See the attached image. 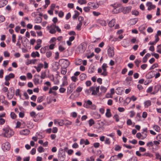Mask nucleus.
Wrapping results in <instances>:
<instances>
[{
  "mask_svg": "<svg viewBox=\"0 0 161 161\" xmlns=\"http://www.w3.org/2000/svg\"><path fill=\"white\" fill-rule=\"evenodd\" d=\"M98 22L102 25L105 26L106 25V23L104 20H100L98 21Z\"/></svg>",
  "mask_w": 161,
  "mask_h": 161,
  "instance_id": "36",
  "label": "nucleus"
},
{
  "mask_svg": "<svg viewBox=\"0 0 161 161\" xmlns=\"http://www.w3.org/2000/svg\"><path fill=\"white\" fill-rule=\"evenodd\" d=\"M37 151L40 153H41L42 152H44V148L43 147H42V146H40L37 148Z\"/></svg>",
  "mask_w": 161,
  "mask_h": 161,
  "instance_id": "41",
  "label": "nucleus"
},
{
  "mask_svg": "<svg viewBox=\"0 0 161 161\" xmlns=\"http://www.w3.org/2000/svg\"><path fill=\"white\" fill-rule=\"evenodd\" d=\"M30 132V131L27 129L22 130L20 131V134L21 135H28Z\"/></svg>",
  "mask_w": 161,
  "mask_h": 161,
  "instance_id": "16",
  "label": "nucleus"
},
{
  "mask_svg": "<svg viewBox=\"0 0 161 161\" xmlns=\"http://www.w3.org/2000/svg\"><path fill=\"white\" fill-rule=\"evenodd\" d=\"M145 108H147L151 104V102L150 100H148L145 101L144 103Z\"/></svg>",
  "mask_w": 161,
  "mask_h": 161,
  "instance_id": "20",
  "label": "nucleus"
},
{
  "mask_svg": "<svg viewBox=\"0 0 161 161\" xmlns=\"http://www.w3.org/2000/svg\"><path fill=\"white\" fill-rule=\"evenodd\" d=\"M157 140L161 142V134H159L156 137Z\"/></svg>",
  "mask_w": 161,
  "mask_h": 161,
  "instance_id": "64",
  "label": "nucleus"
},
{
  "mask_svg": "<svg viewBox=\"0 0 161 161\" xmlns=\"http://www.w3.org/2000/svg\"><path fill=\"white\" fill-rule=\"evenodd\" d=\"M67 72V69L65 68H63L61 69V74L65 75Z\"/></svg>",
  "mask_w": 161,
  "mask_h": 161,
  "instance_id": "48",
  "label": "nucleus"
},
{
  "mask_svg": "<svg viewBox=\"0 0 161 161\" xmlns=\"http://www.w3.org/2000/svg\"><path fill=\"white\" fill-rule=\"evenodd\" d=\"M78 2L81 5L86 4L87 3L86 0H78Z\"/></svg>",
  "mask_w": 161,
  "mask_h": 161,
  "instance_id": "39",
  "label": "nucleus"
},
{
  "mask_svg": "<svg viewBox=\"0 0 161 161\" xmlns=\"http://www.w3.org/2000/svg\"><path fill=\"white\" fill-rule=\"evenodd\" d=\"M10 116L11 118L14 119H15L16 117V115L14 112H11L10 114Z\"/></svg>",
  "mask_w": 161,
  "mask_h": 161,
  "instance_id": "47",
  "label": "nucleus"
},
{
  "mask_svg": "<svg viewBox=\"0 0 161 161\" xmlns=\"http://www.w3.org/2000/svg\"><path fill=\"white\" fill-rule=\"evenodd\" d=\"M151 55L149 53H147L145 55L144 57L143 58V62L144 63H146L148 59V58Z\"/></svg>",
  "mask_w": 161,
  "mask_h": 161,
  "instance_id": "23",
  "label": "nucleus"
},
{
  "mask_svg": "<svg viewBox=\"0 0 161 161\" xmlns=\"http://www.w3.org/2000/svg\"><path fill=\"white\" fill-rule=\"evenodd\" d=\"M66 155L64 152H62V153H59L58 154V158L60 161H64Z\"/></svg>",
  "mask_w": 161,
  "mask_h": 161,
  "instance_id": "9",
  "label": "nucleus"
},
{
  "mask_svg": "<svg viewBox=\"0 0 161 161\" xmlns=\"http://www.w3.org/2000/svg\"><path fill=\"white\" fill-rule=\"evenodd\" d=\"M114 119H115V120L117 122H118L119 121V116L118 114H115L114 115Z\"/></svg>",
  "mask_w": 161,
  "mask_h": 161,
  "instance_id": "56",
  "label": "nucleus"
},
{
  "mask_svg": "<svg viewBox=\"0 0 161 161\" xmlns=\"http://www.w3.org/2000/svg\"><path fill=\"white\" fill-rule=\"evenodd\" d=\"M123 37H124V36L123 35H120L119 36L118 38H116L114 39V41H119L120 40L123 39Z\"/></svg>",
  "mask_w": 161,
  "mask_h": 161,
  "instance_id": "37",
  "label": "nucleus"
},
{
  "mask_svg": "<svg viewBox=\"0 0 161 161\" xmlns=\"http://www.w3.org/2000/svg\"><path fill=\"white\" fill-rule=\"evenodd\" d=\"M38 15L40 16L41 14H39V13L38 12H34L31 14V16L33 17H35V16Z\"/></svg>",
  "mask_w": 161,
  "mask_h": 161,
  "instance_id": "42",
  "label": "nucleus"
},
{
  "mask_svg": "<svg viewBox=\"0 0 161 161\" xmlns=\"http://www.w3.org/2000/svg\"><path fill=\"white\" fill-rule=\"evenodd\" d=\"M74 89L73 85L72 84L70 85L68 88V91L69 93H71L73 92Z\"/></svg>",
  "mask_w": 161,
  "mask_h": 161,
  "instance_id": "28",
  "label": "nucleus"
},
{
  "mask_svg": "<svg viewBox=\"0 0 161 161\" xmlns=\"http://www.w3.org/2000/svg\"><path fill=\"white\" fill-rule=\"evenodd\" d=\"M46 76V73L45 72H42L41 77L42 79H44Z\"/></svg>",
  "mask_w": 161,
  "mask_h": 161,
  "instance_id": "43",
  "label": "nucleus"
},
{
  "mask_svg": "<svg viewBox=\"0 0 161 161\" xmlns=\"http://www.w3.org/2000/svg\"><path fill=\"white\" fill-rule=\"evenodd\" d=\"M92 90H93V87L92 86L90 87L88 89L86 90L85 91V92L87 94H90L92 92Z\"/></svg>",
  "mask_w": 161,
  "mask_h": 161,
  "instance_id": "30",
  "label": "nucleus"
},
{
  "mask_svg": "<svg viewBox=\"0 0 161 161\" xmlns=\"http://www.w3.org/2000/svg\"><path fill=\"white\" fill-rule=\"evenodd\" d=\"M157 52L161 53V44L157 46Z\"/></svg>",
  "mask_w": 161,
  "mask_h": 161,
  "instance_id": "52",
  "label": "nucleus"
},
{
  "mask_svg": "<svg viewBox=\"0 0 161 161\" xmlns=\"http://www.w3.org/2000/svg\"><path fill=\"white\" fill-rule=\"evenodd\" d=\"M158 64L157 63H155L152 65L150 69H149L150 70H152L154 69L155 68L157 67H158Z\"/></svg>",
  "mask_w": 161,
  "mask_h": 161,
  "instance_id": "50",
  "label": "nucleus"
},
{
  "mask_svg": "<svg viewBox=\"0 0 161 161\" xmlns=\"http://www.w3.org/2000/svg\"><path fill=\"white\" fill-rule=\"evenodd\" d=\"M83 106L84 107L87 108H90L92 109H96L95 105L92 104V102L90 100L85 101L83 104Z\"/></svg>",
  "mask_w": 161,
  "mask_h": 161,
  "instance_id": "4",
  "label": "nucleus"
},
{
  "mask_svg": "<svg viewBox=\"0 0 161 161\" xmlns=\"http://www.w3.org/2000/svg\"><path fill=\"white\" fill-rule=\"evenodd\" d=\"M123 92L124 88L122 87H118L116 89V92L119 95H121Z\"/></svg>",
  "mask_w": 161,
  "mask_h": 161,
  "instance_id": "15",
  "label": "nucleus"
},
{
  "mask_svg": "<svg viewBox=\"0 0 161 161\" xmlns=\"http://www.w3.org/2000/svg\"><path fill=\"white\" fill-rule=\"evenodd\" d=\"M156 158L157 159H159L161 161V157L159 153H157L156 154Z\"/></svg>",
  "mask_w": 161,
  "mask_h": 161,
  "instance_id": "63",
  "label": "nucleus"
},
{
  "mask_svg": "<svg viewBox=\"0 0 161 161\" xmlns=\"http://www.w3.org/2000/svg\"><path fill=\"white\" fill-rule=\"evenodd\" d=\"M65 91L66 89L64 88L61 87L59 89V91L60 93H64L65 92Z\"/></svg>",
  "mask_w": 161,
  "mask_h": 161,
  "instance_id": "59",
  "label": "nucleus"
},
{
  "mask_svg": "<svg viewBox=\"0 0 161 161\" xmlns=\"http://www.w3.org/2000/svg\"><path fill=\"white\" fill-rule=\"evenodd\" d=\"M3 100L2 103H3L5 105H8V102L7 100H5V97L3 96Z\"/></svg>",
  "mask_w": 161,
  "mask_h": 161,
  "instance_id": "45",
  "label": "nucleus"
},
{
  "mask_svg": "<svg viewBox=\"0 0 161 161\" xmlns=\"http://www.w3.org/2000/svg\"><path fill=\"white\" fill-rule=\"evenodd\" d=\"M46 56L47 58L50 57L52 55V52L50 51H49L46 53Z\"/></svg>",
  "mask_w": 161,
  "mask_h": 161,
  "instance_id": "54",
  "label": "nucleus"
},
{
  "mask_svg": "<svg viewBox=\"0 0 161 161\" xmlns=\"http://www.w3.org/2000/svg\"><path fill=\"white\" fill-rule=\"evenodd\" d=\"M8 3V1L6 0H3L0 1V8L3 7Z\"/></svg>",
  "mask_w": 161,
  "mask_h": 161,
  "instance_id": "19",
  "label": "nucleus"
},
{
  "mask_svg": "<svg viewBox=\"0 0 161 161\" xmlns=\"http://www.w3.org/2000/svg\"><path fill=\"white\" fill-rule=\"evenodd\" d=\"M64 123L65 125H71L72 122L70 121L66 120L64 121Z\"/></svg>",
  "mask_w": 161,
  "mask_h": 161,
  "instance_id": "38",
  "label": "nucleus"
},
{
  "mask_svg": "<svg viewBox=\"0 0 161 161\" xmlns=\"http://www.w3.org/2000/svg\"><path fill=\"white\" fill-rule=\"evenodd\" d=\"M161 86L159 85H156L154 87V90L158 92L161 88Z\"/></svg>",
  "mask_w": 161,
  "mask_h": 161,
  "instance_id": "33",
  "label": "nucleus"
},
{
  "mask_svg": "<svg viewBox=\"0 0 161 161\" xmlns=\"http://www.w3.org/2000/svg\"><path fill=\"white\" fill-rule=\"evenodd\" d=\"M132 14L133 15H134L136 16L138 14L139 12L136 10H134V11H132Z\"/></svg>",
  "mask_w": 161,
  "mask_h": 161,
  "instance_id": "60",
  "label": "nucleus"
},
{
  "mask_svg": "<svg viewBox=\"0 0 161 161\" xmlns=\"http://www.w3.org/2000/svg\"><path fill=\"white\" fill-rule=\"evenodd\" d=\"M44 96H40L38 97L37 99V102L38 103H41L44 100Z\"/></svg>",
  "mask_w": 161,
  "mask_h": 161,
  "instance_id": "34",
  "label": "nucleus"
},
{
  "mask_svg": "<svg viewBox=\"0 0 161 161\" xmlns=\"http://www.w3.org/2000/svg\"><path fill=\"white\" fill-rule=\"evenodd\" d=\"M71 79L74 82H76L78 80V78L75 76H72L71 78Z\"/></svg>",
  "mask_w": 161,
  "mask_h": 161,
  "instance_id": "55",
  "label": "nucleus"
},
{
  "mask_svg": "<svg viewBox=\"0 0 161 161\" xmlns=\"http://www.w3.org/2000/svg\"><path fill=\"white\" fill-rule=\"evenodd\" d=\"M137 21L136 18L132 19L129 20V23L130 25H135Z\"/></svg>",
  "mask_w": 161,
  "mask_h": 161,
  "instance_id": "17",
  "label": "nucleus"
},
{
  "mask_svg": "<svg viewBox=\"0 0 161 161\" xmlns=\"http://www.w3.org/2000/svg\"><path fill=\"white\" fill-rule=\"evenodd\" d=\"M105 115L108 118H109L111 116V114L110 112V110L108 108L107 109Z\"/></svg>",
  "mask_w": 161,
  "mask_h": 161,
  "instance_id": "25",
  "label": "nucleus"
},
{
  "mask_svg": "<svg viewBox=\"0 0 161 161\" xmlns=\"http://www.w3.org/2000/svg\"><path fill=\"white\" fill-rule=\"evenodd\" d=\"M131 8L130 7H126L124 8L123 12L124 14L129 13L130 11Z\"/></svg>",
  "mask_w": 161,
  "mask_h": 161,
  "instance_id": "21",
  "label": "nucleus"
},
{
  "mask_svg": "<svg viewBox=\"0 0 161 161\" xmlns=\"http://www.w3.org/2000/svg\"><path fill=\"white\" fill-rule=\"evenodd\" d=\"M14 75L12 73L9 74L8 75L5 76V81H9L11 78H13L14 77Z\"/></svg>",
  "mask_w": 161,
  "mask_h": 161,
  "instance_id": "14",
  "label": "nucleus"
},
{
  "mask_svg": "<svg viewBox=\"0 0 161 161\" xmlns=\"http://www.w3.org/2000/svg\"><path fill=\"white\" fill-rule=\"evenodd\" d=\"M153 90V87L150 86L149 87L147 90L146 92L148 93H151V92Z\"/></svg>",
  "mask_w": 161,
  "mask_h": 161,
  "instance_id": "57",
  "label": "nucleus"
},
{
  "mask_svg": "<svg viewBox=\"0 0 161 161\" xmlns=\"http://www.w3.org/2000/svg\"><path fill=\"white\" fill-rule=\"evenodd\" d=\"M47 28L49 30V33L52 34H55L56 31L60 33L61 32V29L56 25V24H53L50 26H47Z\"/></svg>",
  "mask_w": 161,
  "mask_h": 161,
  "instance_id": "2",
  "label": "nucleus"
},
{
  "mask_svg": "<svg viewBox=\"0 0 161 161\" xmlns=\"http://www.w3.org/2000/svg\"><path fill=\"white\" fill-rule=\"evenodd\" d=\"M94 123V121L92 119H91L89 120V124L90 126H91Z\"/></svg>",
  "mask_w": 161,
  "mask_h": 161,
  "instance_id": "40",
  "label": "nucleus"
},
{
  "mask_svg": "<svg viewBox=\"0 0 161 161\" xmlns=\"http://www.w3.org/2000/svg\"><path fill=\"white\" fill-rule=\"evenodd\" d=\"M108 54L110 57H113L114 55V47H109L108 50Z\"/></svg>",
  "mask_w": 161,
  "mask_h": 161,
  "instance_id": "7",
  "label": "nucleus"
},
{
  "mask_svg": "<svg viewBox=\"0 0 161 161\" xmlns=\"http://www.w3.org/2000/svg\"><path fill=\"white\" fill-rule=\"evenodd\" d=\"M115 24V19H113L109 22L108 25L110 27H112L114 26Z\"/></svg>",
  "mask_w": 161,
  "mask_h": 161,
  "instance_id": "24",
  "label": "nucleus"
},
{
  "mask_svg": "<svg viewBox=\"0 0 161 161\" xmlns=\"http://www.w3.org/2000/svg\"><path fill=\"white\" fill-rule=\"evenodd\" d=\"M40 76L39 75H37L34 77L33 79V81L35 85H37L39 83H41L42 82V80H40Z\"/></svg>",
  "mask_w": 161,
  "mask_h": 161,
  "instance_id": "8",
  "label": "nucleus"
},
{
  "mask_svg": "<svg viewBox=\"0 0 161 161\" xmlns=\"http://www.w3.org/2000/svg\"><path fill=\"white\" fill-rule=\"evenodd\" d=\"M147 113L146 112H144L142 113V118L145 119L147 117Z\"/></svg>",
  "mask_w": 161,
  "mask_h": 161,
  "instance_id": "62",
  "label": "nucleus"
},
{
  "mask_svg": "<svg viewBox=\"0 0 161 161\" xmlns=\"http://www.w3.org/2000/svg\"><path fill=\"white\" fill-rule=\"evenodd\" d=\"M14 134V131L8 126H6L3 128L2 133L3 136L9 138L12 136Z\"/></svg>",
  "mask_w": 161,
  "mask_h": 161,
  "instance_id": "1",
  "label": "nucleus"
},
{
  "mask_svg": "<svg viewBox=\"0 0 161 161\" xmlns=\"http://www.w3.org/2000/svg\"><path fill=\"white\" fill-rule=\"evenodd\" d=\"M108 66L107 64L103 63L102 66V68H99L98 69L97 72L98 73H101V75L104 76L107 75L108 72L107 69Z\"/></svg>",
  "mask_w": 161,
  "mask_h": 161,
  "instance_id": "3",
  "label": "nucleus"
},
{
  "mask_svg": "<svg viewBox=\"0 0 161 161\" xmlns=\"http://www.w3.org/2000/svg\"><path fill=\"white\" fill-rule=\"evenodd\" d=\"M155 72L154 71H151L149 72L147 75L148 78H151L153 77L155 75Z\"/></svg>",
  "mask_w": 161,
  "mask_h": 161,
  "instance_id": "18",
  "label": "nucleus"
},
{
  "mask_svg": "<svg viewBox=\"0 0 161 161\" xmlns=\"http://www.w3.org/2000/svg\"><path fill=\"white\" fill-rule=\"evenodd\" d=\"M121 149V147L119 145L116 146L114 150L116 151H120Z\"/></svg>",
  "mask_w": 161,
  "mask_h": 161,
  "instance_id": "58",
  "label": "nucleus"
},
{
  "mask_svg": "<svg viewBox=\"0 0 161 161\" xmlns=\"http://www.w3.org/2000/svg\"><path fill=\"white\" fill-rule=\"evenodd\" d=\"M93 87V90H92V94L93 95H95L99 92V86L95 88V86Z\"/></svg>",
  "mask_w": 161,
  "mask_h": 161,
  "instance_id": "13",
  "label": "nucleus"
},
{
  "mask_svg": "<svg viewBox=\"0 0 161 161\" xmlns=\"http://www.w3.org/2000/svg\"><path fill=\"white\" fill-rule=\"evenodd\" d=\"M153 128L158 132H159L161 130L160 127L157 125H154L153 126Z\"/></svg>",
  "mask_w": 161,
  "mask_h": 161,
  "instance_id": "26",
  "label": "nucleus"
},
{
  "mask_svg": "<svg viewBox=\"0 0 161 161\" xmlns=\"http://www.w3.org/2000/svg\"><path fill=\"white\" fill-rule=\"evenodd\" d=\"M75 14L73 16V19H76L77 17L79 16L80 14V13L77 10L74 11Z\"/></svg>",
  "mask_w": 161,
  "mask_h": 161,
  "instance_id": "27",
  "label": "nucleus"
},
{
  "mask_svg": "<svg viewBox=\"0 0 161 161\" xmlns=\"http://www.w3.org/2000/svg\"><path fill=\"white\" fill-rule=\"evenodd\" d=\"M82 24V22H80L77 25L76 29L78 30H80L81 29L80 27Z\"/></svg>",
  "mask_w": 161,
  "mask_h": 161,
  "instance_id": "46",
  "label": "nucleus"
},
{
  "mask_svg": "<svg viewBox=\"0 0 161 161\" xmlns=\"http://www.w3.org/2000/svg\"><path fill=\"white\" fill-rule=\"evenodd\" d=\"M42 21V19L40 17H37L35 19V21L36 23H39Z\"/></svg>",
  "mask_w": 161,
  "mask_h": 161,
  "instance_id": "35",
  "label": "nucleus"
},
{
  "mask_svg": "<svg viewBox=\"0 0 161 161\" xmlns=\"http://www.w3.org/2000/svg\"><path fill=\"white\" fill-rule=\"evenodd\" d=\"M142 139L145 138L147 136V128H145L142 130Z\"/></svg>",
  "mask_w": 161,
  "mask_h": 161,
  "instance_id": "11",
  "label": "nucleus"
},
{
  "mask_svg": "<svg viewBox=\"0 0 161 161\" xmlns=\"http://www.w3.org/2000/svg\"><path fill=\"white\" fill-rule=\"evenodd\" d=\"M146 6L148 7L147 10H151L156 7L155 5L152 4L151 2H147L146 4Z\"/></svg>",
  "mask_w": 161,
  "mask_h": 161,
  "instance_id": "12",
  "label": "nucleus"
},
{
  "mask_svg": "<svg viewBox=\"0 0 161 161\" xmlns=\"http://www.w3.org/2000/svg\"><path fill=\"white\" fill-rule=\"evenodd\" d=\"M37 61V59H32L31 60L28 59L25 62V64L26 65H29L30 64H35L36 63V62Z\"/></svg>",
  "mask_w": 161,
  "mask_h": 161,
  "instance_id": "10",
  "label": "nucleus"
},
{
  "mask_svg": "<svg viewBox=\"0 0 161 161\" xmlns=\"http://www.w3.org/2000/svg\"><path fill=\"white\" fill-rule=\"evenodd\" d=\"M16 35L14 34H13L12 35V41L14 43H15L16 41Z\"/></svg>",
  "mask_w": 161,
  "mask_h": 161,
  "instance_id": "51",
  "label": "nucleus"
},
{
  "mask_svg": "<svg viewBox=\"0 0 161 161\" xmlns=\"http://www.w3.org/2000/svg\"><path fill=\"white\" fill-rule=\"evenodd\" d=\"M86 77V74L82 73L80 75V79L81 80H84Z\"/></svg>",
  "mask_w": 161,
  "mask_h": 161,
  "instance_id": "29",
  "label": "nucleus"
},
{
  "mask_svg": "<svg viewBox=\"0 0 161 161\" xmlns=\"http://www.w3.org/2000/svg\"><path fill=\"white\" fill-rule=\"evenodd\" d=\"M111 143L110 141L109 138H106L105 141V143L108 145H110Z\"/></svg>",
  "mask_w": 161,
  "mask_h": 161,
  "instance_id": "44",
  "label": "nucleus"
},
{
  "mask_svg": "<svg viewBox=\"0 0 161 161\" xmlns=\"http://www.w3.org/2000/svg\"><path fill=\"white\" fill-rule=\"evenodd\" d=\"M11 147V145L8 142H6L3 143L2 145V148L3 150L6 152L9 151Z\"/></svg>",
  "mask_w": 161,
  "mask_h": 161,
  "instance_id": "5",
  "label": "nucleus"
},
{
  "mask_svg": "<svg viewBox=\"0 0 161 161\" xmlns=\"http://www.w3.org/2000/svg\"><path fill=\"white\" fill-rule=\"evenodd\" d=\"M31 56L33 58H35L36 57H40V54L37 51L33 52L31 54Z\"/></svg>",
  "mask_w": 161,
  "mask_h": 161,
  "instance_id": "22",
  "label": "nucleus"
},
{
  "mask_svg": "<svg viewBox=\"0 0 161 161\" xmlns=\"http://www.w3.org/2000/svg\"><path fill=\"white\" fill-rule=\"evenodd\" d=\"M100 90L102 93H104L106 92L107 88L103 86H101L100 87Z\"/></svg>",
  "mask_w": 161,
  "mask_h": 161,
  "instance_id": "31",
  "label": "nucleus"
},
{
  "mask_svg": "<svg viewBox=\"0 0 161 161\" xmlns=\"http://www.w3.org/2000/svg\"><path fill=\"white\" fill-rule=\"evenodd\" d=\"M87 135L90 137H97L98 135L97 134H92L90 133H87Z\"/></svg>",
  "mask_w": 161,
  "mask_h": 161,
  "instance_id": "53",
  "label": "nucleus"
},
{
  "mask_svg": "<svg viewBox=\"0 0 161 161\" xmlns=\"http://www.w3.org/2000/svg\"><path fill=\"white\" fill-rule=\"evenodd\" d=\"M34 28L35 30H40L42 28L41 26L38 25H35Z\"/></svg>",
  "mask_w": 161,
  "mask_h": 161,
  "instance_id": "61",
  "label": "nucleus"
},
{
  "mask_svg": "<svg viewBox=\"0 0 161 161\" xmlns=\"http://www.w3.org/2000/svg\"><path fill=\"white\" fill-rule=\"evenodd\" d=\"M137 99L136 97H135L134 96H131L130 97H128L126 98V99H129L130 101L132 100L133 101H136Z\"/></svg>",
  "mask_w": 161,
  "mask_h": 161,
  "instance_id": "32",
  "label": "nucleus"
},
{
  "mask_svg": "<svg viewBox=\"0 0 161 161\" xmlns=\"http://www.w3.org/2000/svg\"><path fill=\"white\" fill-rule=\"evenodd\" d=\"M86 45L85 43H82L78 47L79 52L83 53L86 49Z\"/></svg>",
  "mask_w": 161,
  "mask_h": 161,
  "instance_id": "6",
  "label": "nucleus"
},
{
  "mask_svg": "<svg viewBox=\"0 0 161 161\" xmlns=\"http://www.w3.org/2000/svg\"><path fill=\"white\" fill-rule=\"evenodd\" d=\"M82 62V60L81 59H78L76 60V65H80L81 64Z\"/></svg>",
  "mask_w": 161,
  "mask_h": 161,
  "instance_id": "49",
  "label": "nucleus"
}]
</instances>
